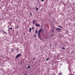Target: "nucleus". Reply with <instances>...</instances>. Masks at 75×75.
Instances as JSON below:
<instances>
[{"label":"nucleus","instance_id":"obj_23","mask_svg":"<svg viewBox=\"0 0 75 75\" xmlns=\"http://www.w3.org/2000/svg\"><path fill=\"white\" fill-rule=\"evenodd\" d=\"M35 58H34V60H35Z\"/></svg>","mask_w":75,"mask_h":75},{"label":"nucleus","instance_id":"obj_13","mask_svg":"<svg viewBox=\"0 0 75 75\" xmlns=\"http://www.w3.org/2000/svg\"><path fill=\"white\" fill-rule=\"evenodd\" d=\"M61 48H62V49H65V48L64 47H61Z\"/></svg>","mask_w":75,"mask_h":75},{"label":"nucleus","instance_id":"obj_20","mask_svg":"<svg viewBox=\"0 0 75 75\" xmlns=\"http://www.w3.org/2000/svg\"><path fill=\"white\" fill-rule=\"evenodd\" d=\"M17 28H18V26H16Z\"/></svg>","mask_w":75,"mask_h":75},{"label":"nucleus","instance_id":"obj_22","mask_svg":"<svg viewBox=\"0 0 75 75\" xmlns=\"http://www.w3.org/2000/svg\"><path fill=\"white\" fill-rule=\"evenodd\" d=\"M6 11H8V10H7V9H6Z\"/></svg>","mask_w":75,"mask_h":75},{"label":"nucleus","instance_id":"obj_19","mask_svg":"<svg viewBox=\"0 0 75 75\" xmlns=\"http://www.w3.org/2000/svg\"><path fill=\"white\" fill-rule=\"evenodd\" d=\"M30 16H31V12L30 13Z\"/></svg>","mask_w":75,"mask_h":75},{"label":"nucleus","instance_id":"obj_6","mask_svg":"<svg viewBox=\"0 0 75 75\" xmlns=\"http://www.w3.org/2000/svg\"><path fill=\"white\" fill-rule=\"evenodd\" d=\"M0 31H1H1H2V32H3V33H5V34H7V33H6V32H4V31H3V30H1Z\"/></svg>","mask_w":75,"mask_h":75},{"label":"nucleus","instance_id":"obj_18","mask_svg":"<svg viewBox=\"0 0 75 75\" xmlns=\"http://www.w3.org/2000/svg\"><path fill=\"white\" fill-rule=\"evenodd\" d=\"M44 1V0H41V1Z\"/></svg>","mask_w":75,"mask_h":75},{"label":"nucleus","instance_id":"obj_26","mask_svg":"<svg viewBox=\"0 0 75 75\" xmlns=\"http://www.w3.org/2000/svg\"><path fill=\"white\" fill-rule=\"evenodd\" d=\"M9 27V26H8V28Z\"/></svg>","mask_w":75,"mask_h":75},{"label":"nucleus","instance_id":"obj_17","mask_svg":"<svg viewBox=\"0 0 75 75\" xmlns=\"http://www.w3.org/2000/svg\"><path fill=\"white\" fill-rule=\"evenodd\" d=\"M32 30H34V27H33L32 28Z\"/></svg>","mask_w":75,"mask_h":75},{"label":"nucleus","instance_id":"obj_8","mask_svg":"<svg viewBox=\"0 0 75 75\" xmlns=\"http://www.w3.org/2000/svg\"><path fill=\"white\" fill-rule=\"evenodd\" d=\"M31 67H30V66H29L28 67H27V68L28 69V68H30Z\"/></svg>","mask_w":75,"mask_h":75},{"label":"nucleus","instance_id":"obj_11","mask_svg":"<svg viewBox=\"0 0 75 75\" xmlns=\"http://www.w3.org/2000/svg\"><path fill=\"white\" fill-rule=\"evenodd\" d=\"M38 10V8H36V10Z\"/></svg>","mask_w":75,"mask_h":75},{"label":"nucleus","instance_id":"obj_4","mask_svg":"<svg viewBox=\"0 0 75 75\" xmlns=\"http://www.w3.org/2000/svg\"><path fill=\"white\" fill-rule=\"evenodd\" d=\"M58 31H59V30H61V29L58 28H57L56 29V31H58Z\"/></svg>","mask_w":75,"mask_h":75},{"label":"nucleus","instance_id":"obj_15","mask_svg":"<svg viewBox=\"0 0 75 75\" xmlns=\"http://www.w3.org/2000/svg\"><path fill=\"white\" fill-rule=\"evenodd\" d=\"M58 75H61V74L60 73H59V74H58Z\"/></svg>","mask_w":75,"mask_h":75},{"label":"nucleus","instance_id":"obj_3","mask_svg":"<svg viewBox=\"0 0 75 75\" xmlns=\"http://www.w3.org/2000/svg\"><path fill=\"white\" fill-rule=\"evenodd\" d=\"M36 26H37V27H40V25L39 24H38V23H36L35 24Z\"/></svg>","mask_w":75,"mask_h":75},{"label":"nucleus","instance_id":"obj_21","mask_svg":"<svg viewBox=\"0 0 75 75\" xmlns=\"http://www.w3.org/2000/svg\"><path fill=\"white\" fill-rule=\"evenodd\" d=\"M35 37H36V35H35Z\"/></svg>","mask_w":75,"mask_h":75},{"label":"nucleus","instance_id":"obj_1","mask_svg":"<svg viewBox=\"0 0 75 75\" xmlns=\"http://www.w3.org/2000/svg\"><path fill=\"white\" fill-rule=\"evenodd\" d=\"M42 31V29H40L38 31V37H39L40 39V40H41V39L40 38V33H41V32Z\"/></svg>","mask_w":75,"mask_h":75},{"label":"nucleus","instance_id":"obj_2","mask_svg":"<svg viewBox=\"0 0 75 75\" xmlns=\"http://www.w3.org/2000/svg\"><path fill=\"white\" fill-rule=\"evenodd\" d=\"M21 55V54H18L16 56V58H18V57H20V55Z\"/></svg>","mask_w":75,"mask_h":75},{"label":"nucleus","instance_id":"obj_14","mask_svg":"<svg viewBox=\"0 0 75 75\" xmlns=\"http://www.w3.org/2000/svg\"><path fill=\"white\" fill-rule=\"evenodd\" d=\"M54 30H52V33H53V32H54Z\"/></svg>","mask_w":75,"mask_h":75},{"label":"nucleus","instance_id":"obj_12","mask_svg":"<svg viewBox=\"0 0 75 75\" xmlns=\"http://www.w3.org/2000/svg\"><path fill=\"white\" fill-rule=\"evenodd\" d=\"M37 31H38L37 30H36V31H35V33H37Z\"/></svg>","mask_w":75,"mask_h":75},{"label":"nucleus","instance_id":"obj_7","mask_svg":"<svg viewBox=\"0 0 75 75\" xmlns=\"http://www.w3.org/2000/svg\"><path fill=\"white\" fill-rule=\"evenodd\" d=\"M31 28H29V33H31Z\"/></svg>","mask_w":75,"mask_h":75},{"label":"nucleus","instance_id":"obj_16","mask_svg":"<svg viewBox=\"0 0 75 75\" xmlns=\"http://www.w3.org/2000/svg\"><path fill=\"white\" fill-rule=\"evenodd\" d=\"M59 27H60V28H62V27L61 26H59Z\"/></svg>","mask_w":75,"mask_h":75},{"label":"nucleus","instance_id":"obj_25","mask_svg":"<svg viewBox=\"0 0 75 75\" xmlns=\"http://www.w3.org/2000/svg\"><path fill=\"white\" fill-rule=\"evenodd\" d=\"M25 75H27V74H26V73H25Z\"/></svg>","mask_w":75,"mask_h":75},{"label":"nucleus","instance_id":"obj_9","mask_svg":"<svg viewBox=\"0 0 75 75\" xmlns=\"http://www.w3.org/2000/svg\"><path fill=\"white\" fill-rule=\"evenodd\" d=\"M49 58H47V59H46V61H48V60H49Z\"/></svg>","mask_w":75,"mask_h":75},{"label":"nucleus","instance_id":"obj_5","mask_svg":"<svg viewBox=\"0 0 75 75\" xmlns=\"http://www.w3.org/2000/svg\"><path fill=\"white\" fill-rule=\"evenodd\" d=\"M12 29H13V28H9L8 29V31L10 30V29H11V31H12Z\"/></svg>","mask_w":75,"mask_h":75},{"label":"nucleus","instance_id":"obj_10","mask_svg":"<svg viewBox=\"0 0 75 75\" xmlns=\"http://www.w3.org/2000/svg\"><path fill=\"white\" fill-rule=\"evenodd\" d=\"M35 22V20H34L33 22V23L34 24V22Z\"/></svg>","mask_w":75,"mask_h":75},{"label":"nucleus","instance_id":"obj_24","mask_svg":"<svg viewBox=\"0 0 75 75\" xmlns=\"http://www.w3.org/2000/svg\"><path fill=\"white\" fill-rule=\"evenodd\" d=\"M74 51H75V50H73L72 52H74Z\"/></svg>","mask_w":75,"mask_h":75}]
</instances>
